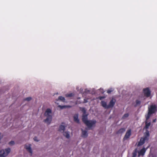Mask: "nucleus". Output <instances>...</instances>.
Returning a JSON list of instances; mask_svg holds the SVG:
<instances>
[{"label": "nucleus", "mask_w": 157, "mask_h": 157, "mask_svg": "<svg viewBox=\"0 0 157 157\" xmlns=\"http://www.w3.org/2000/svg\"><path fill=\"white\" fill-rule=\"evenodd\" d=\"M97 121L96 120H89L86 121L85 124L87 126V128H86L85 129H87V128L88 129H92V127L93 126H95V124Z\"/></svg>", "instance_id": "f257e3e1"}, {"label": "nucleus", "mask_w": 157, "mask_h": 157, "mask_svg": "<svg viewBox=\"0 0 157 157\" xmlns=\"http://www.w3.org/2000/svg\"><path fill=\"white\" fill-rule=\"evenodd\" d=\"M157 105L152 104L148 107V111L153 113H155L157 111Z\"/></svg>", "instance_id": "f03ea898"}, {"label": "nucleus", "mask_w": 157, "mask_h": 157, "mask_svg": "<svg viewBox=\"0 0 157 157\" xmlns=\"http://www.w3.org/2000/svg\"><path fill=\"white\" fill-rule=\"evenodd\" d=\"M143 93L144 96L147 97H149L151 95V91L148 88L143 89Z\"/></svg>", "instance_id": "7ed1b4c3"}, {"label": "nucleus", "mask_w": 157, "mask_h": 157, "mask_svg": "<svg viewBox=\"0 0 157 157\" xmlns=\"http://www.w3.org/2000/svg\"><path fill=\"white\" fill-rule=\"evenodd\" d=\"M83 90V89L82 88L80 89V92L81 93L82 95H85L91 94L90 90L87 89H85L84 91Z\"/></svg>", "instance_id": "20e7f679"}, {"label": "nucleus", "mask_w": 157, "mask_h": 157, "mask_svg": "<svg viewBox=\"0 0 157 157\" xmlns=\"http://www.w3.org/2000/svg\"><path fill=\"white\" fill-rule=\"evenodd\" d=\"M116 101V100L115 99H112V100L110 101L109 105H107V108L109 109L110 108H113Z\"/></svg>", "instance_id": "39448f33"}, {"label": "nucleus", "mask_w": 157, "mask_h": 157, "mask_svg": "<svg viewBox=\"0 0 157 157\" xmlns=\"http://www.w3.org/2000/svg\"><path fill=\"white\" fill-rule=\"evenodd\" d=\"M47 117V118L44 120L43 121L45 123H47L48 124H50L52 120V116H45Z\"/></svg>", "instance_id": "423d86ee"}, {"label": "nucleus", "mask_w": 157, "mask_h": 157, "mask_svg": "<svg viewBox=\"0 0 157 157\" xmlns=\"http://www.w3.org/2000/svg\"><path fill=\"white\" fill-rule=\"evenodd\" d=\"M131 129H129L126 132L124 138L123 140H126L129 138L131 135Z\"/></svg>", "instance_id": "0eeeda50"}, {"label": "nucleus", "mask_w": 157, "mask_h": 157, "mask_svg": "<svg viewBox=\"0 0 157 157\" xmlns=\"http://www.w3.org/2000/svg\"><path fill=\"white\" fill-rule=\"evenodd\" d=\"M81 131L82 132V137L84 138H86L88 136L87 131L85 130H83L82 129H81Z\"/></svg>", "instance_id": "6e6552de"}, {"label": "nucleus", "mask_w": 157, "mask_h": 157, "mask_svg": "<svg viewBox=\"0 0 157 157\" xmlns=\"http://www.w3.org/2000/svg\"><path fill=\"white\" fill-rule=\"evenodd\" d=\"M78 113L75 114L74 116V120L75 122H76L78 124H79L80 123L79 120L78 119Z\"/></svg>", "instance_id": "1a4fd4ad"}, {"label": "nucleus", "mask_w": 157, "mask_h": 157, "mask_svg": "<svg viewBox=\"0 0 157 157\" xmlns=\"http://www.w3.org/2000/svg\"><path fill=\"white\" fill-rule=\"evenodd\" d=\"M146 140L145 139L141 137L140 140V141L139 142L137 145L138 147H139L143 145L144 143L145 140Z\"/></svg>", "instance_id": "9d476101"}, {"label": "nucleus", "mask_w": 157, "mask_h": 157, "mask_svg": "<svg viewBox=\"0 0 157 157\" xmlns=\"http://www.w3.org/2000/svg\"><path fill=\"white\" fill-rule=\"evenodd\" d=\"M7 155L4 150L2 149L0 151V157H5Z\"/></svg>", "instance_id": "9b49d317"}, {"label": "nucleus", "mask_w": 157, "mask_h": 157, "mask_svg": "<svg viewBox=\"0 0 157 157\" xmlns=\"http://www.w3.org/2000/svg\"><path fill=\"white\" fill-rule=\"evenodd\" d=\"M88 115V114L85 115H82V120L83 122L85 124V123L86 122V121H88V120H87V116Z\"/></svg>", "instance_id": "f8f14e48"}, {"label": "nucleus", "mask_w": 157, "mask_h": 157, "mask_svg": "<svg viewBox=\"0 0 157 157\" xmlns=\"http://www.w3.org/2000/svg\"><path fill=\"white\" fill-rule=\"evenodd\" d=\"M64 123L63 122H62L60 125L59 127V132H61L62 130H63V132H64L65 130V126L63 124H64Z\"/></svg>", "instance_id": "ddd939ff"}, {"label": "nucleus", "mask_w": 157, "mask_h": 157, "mask_svg": "<svg viewBox=\"0 0 157 157\" xmlns=\"http://www.w3.org/2000/svg\"><path fill=\"white\" fill-rule=\"evenodd\" d=\"M146 151V149L144 148H143L141 150L138 152V156L139 157L140 155L143 156L144 155V154Z\"/></svg>", "instance_id": "4468645a"}, {"label": "nucleus", "mask_w": 157, "mask_h": 157, "mask_svg": "<svg viewBox=\"0 0 157 157\" xmlns=\"http://www.w3.org/2000/svg\"><path fill=\"white\" fill-rule=\"evenodd\" d=\"M150 134L149 131L147 129L146 130V132L144 133V138L146 140H148V137L149 136Z\"/></svg>", "instance_id": "2eb2a0df"}, {"label": "nucleus", "mask_w": 157, "mask_h": 157, "mask_svg": "<svg viewBox=\"0 0 157 157\" xmlns=\"http://www.w3.org/2000/svg\"><path fill=\"white\" fill-rule=\"evenodd\" d=\"M52 113V110L50 109H47L44 113V116H52L49 114Z\"/></svg>", "instance_id": "dca6fc26"}, {"label": "nucleus", "mask_w": 157, "mask_h": 157, "mask_svg": "<svg viewBox=\"0 0 157 157\" xmlns=\"http://www.w3.org/2000/svg\"><path fill=\"white\" fill-rule=\"evenodd\" d=\"M101 103L102 106L105 109H108V108H107V105L105 102L102 101H101Z\"/></svg>", "instance_id": "f3484780"}, {"label": "nucleus", "mask_w": 157, "mask_h": 157, "mask_svg": "<svg viewBox=\"0 0 157 157\" xmlns=\"http://www.w3.org/2000/svg\"><path fill=\"white\" fill-rule=\"evenodd\" d=\"M63 135L65 136L67 138H69L70 136L69 134V132H64Z\"/></svg>", "instance_id": "a211bd4d"}, {"label": "nucleus", "mask_w": 157, "mask_h": 157, "mask_svg": "<svg viewBox=\"0 0 157 157\" xmlns=\"http://www.w3.org/2000/svg\"><path fill=\"white\" fill-rule=\"evenodd\" d=\"M114 91V89L113 88H110L108 89L107 90V93L109 94H111Z\"/></svg>", "instance_id": "6ab92c4d"}, {"label": "nucleus", "mask_w": 157, "mask_h": 157, "mask_svg": "<svg viewBox=\"0 0 157 157\" xmlns=\"http://www.w3.org/2000/svg\"><path fill=\"white\" fill-rule=\"evenodd\" d=\"M75 93H74L67 94L65 95L66 97H73L75 95Z\"/></svg>", "instance_id": "aec40b11"}, {"label": "nucleus", "mask_w": 157, "mask_h": 157, "mask_svg": "<svg viewBox=\"0 0 157 157\" xmlns=\"http://www.w3.org/2000/svg\"><path fill=\"white\" fill-rule=\"evenodd\" d=\"M80 110L83 113L82 115L87 114L86 113V109L85 108L80 107Z\"/></svg>", "instance_id": "412c9836"}, {"label": "nucleus", "mask_w": 157, "mask_h": 157, "mask_svg": "<svg viewBox=\"0 0 157 157\" xmlns=\"http://www.w3.org/2000/svg\"><path fill=\"white\" fill-rule=\"evenodd\" d=\"M26 149L28 151H29L30 153L31 154V155H32L33 153V151L31 147L29 146V147H26Z\"/></svg>", "instance_id": "4be33fe9"}, {"label": "nucleus", "mask_w": 157, "mask_h": 157, "mask_svg": "<svg viewBox=\"0 0 157 157\" xmlns=\"http://www.w3.org/2000/svg\"><path fill=\"white\" fill-rule=\"evenodd\" d=\"M145 127H144V128H146V129H148L149 127V126L151 125V122H149L148 123H147V121H145Z\"/></svg>", "instance_id": "5701e85b"}, {"label": "nucleus", "mask_w": 157, "mask_h": 157, "mask_svg": "<svg viewBox=\"0 0 157 157\" xmlns=\"http://www.w3.org/2000/svg\"><path fill=\"white\" fill-rule=\"evenodd\" d=\"M125 131L124 128H121L117 132V134H121L123 133Z\"/></svg>", "instance_id": "b1692460"}, {"label": "nucleus", "mask_w": 157, "mask_h": 157, "mask_svg": "<svg viewBox=\"0 0 157 157\" xmlns=\"http://www.w3.org/2000/svg\"><path fill=\"white\" fill-rule=\"evenodd\" d=\"M104 92L105 91L102 88H100L97 90V92L100 93L99 94H100V93L103 94Z\"/></svg>", "instance_id": "393cba45"}, {"label": "nucleus", "mask_w": 157, "mask_h": 157, "mask_svg": "<svg viewBox=\"0 0 157 157\" xmlns=\"http://www.w3.org/2000/svg\"><path fill=\"white\" fill-rule=\"evenodd\" d=\"M137 152V149H136L134 152L132 153V157H136Z\"/></svg>", "instance_id": "a878e982"}, {"label": "nucleus", "mask_w": 157, "mask_h": 157, "mask_svg": "<svg viewBox=\"0 0 157 157\" xmlns=\"http://www.w3.org/2000/svg\"><path fill=\"white\" fill-rule=\"evenodd\" d=\"M5 150V151L6 152V153H7V155H8L10 151V148H8L6 149Z\"/></svg>", "instance_id": "bb28decb"}, {"label": "nucleus", "mask_w": 157, "mask_h": 157, "mask_svg": "<svg viewBox=\"0 0 157 157\" xmlns=\"http://www.w3.org/2000/svg\"><path fill=\"white\" fill-rule=\"evenodd\" d=\"M129 116V114L128 113H125V114L122 117V119H124L125 118L128 117Z\"/></svg>", "instance_id": "cd10ccee"}, {"label": "nucleus", "mask_w": 157, "mask_h": 157, "mask_svg": "<svg viewBox=\"0 0 157 157\" xmlns=\"http://www.w3.org/2000/svg\"><path fill=\"white\" fill-rule=\"evenodd\" d=\"M140 101L138 100H137L136 101V105H140Z\"/></svg>", "instance_id": "c85d7f7f"}, {"label": "nucleus", "mask_w": 157, "mask_h": 157, "mask_svg": "<svg viewBox=\"0 0 157 157\" xmlns=\"http://www.w3.org/2000/svg\"><path fill=\"white\" fill-rule=\"evenodd\" d=\"M15 143L13 141H11L10 142H9V144L11 145H13Z\"/></svg>", "instance_id": "c756f323"}, {"label": "nucleus", "mask_w": 157, "mask_h": 157, "mask_svg": "<svg viewBox=\"0 0 157 157\" xmlns=\"http://www.w3.org/2000/svg\"><path fill=\"white\" fill-rule=\"evenodd\" d=\"M152 114H153V113H151V112H150V111H148V113H147V116H148L149 117H150V116H151V115Z\"/></svg>", "instance_id": "7c9ffc66"}, {"label": "nucleus", "mask_w": 157, "mask_h": 157, "mask_svg": "<svg viewBox=\"0 0 157 157\" xmlns=\"http://www.w3.org/2000/svg\"><path fill=\"white\" fill-rule=\"evenodd\" d=\"M58 107L60 108L61 109H63L64 108H65L66 107V106H65V105L61 106V105H59L58 106Z\"/></svg>", "instance_id": "2f4dec72"}, {"label": "nucleus", "mask_w": 157, "mask_h": 157, "mask_svg": "<svg viewBox=\"0 0 157 157\" xmlns=\"http://www.w3.org/2000/svg\"><path fill=\"white\" fill-rule=\"evenodd\" d=\"M58 100H59L60 101L64 102L65 101V99H58L57 100V101Z\"/></svg>", "instance_id": "473e14b6"}, {"label": "nucleus", "mask_w": 157, "mask_h": 157, "mask_svg": "<svg viewBox=\"0 0 157 157\" xmlns=\"http://www.w3.org/2000/svg\"><path fill=\"white\" fill-rule=\"evenodd\" d=\"M37 137L35 136L33 140H35V141H36V142H38V141H39V140L37 139Z\"/></svg>", "instance_id": "72a5a7b5"}, {"label": "nucleus", "mask_w": 157, "mask_h": 157, "mask_svg": "<svg viewBox=\"0 0 157 157\" xmlns=\"http://www.w3.org/2000/svg\"><path fill=\"white\" fill-rule=\"evenodd\" d=\"M24 99V101H30V100L31 99Z\"/></svg>", "instance_id": "f704fd0d"}, {"label": "nucleus", "mask_w": 157, "mask_h": 157, "mask_svg": "<svg viewBox=\"0 0 157 157\" xmlns=\"http://www.w3.org/2000/svg\"><path fill=\"white\" fill-rule=\"evenodd\" d=\"M87 102V101L85 99H84V101L83 102V103H85Z\"/></svg>", "instance_id": "c9c22d12"}, {"label": "nucleus", "mask_w": 157, "mask_h": 157, "mask_svg": "<svg viewBox=\"0 0 157 157\" xmlns=\"http://www.w3.org/2000/svg\"><path fill=\"white\" fill-rule=\"evenodd\" d=\"M150 117H149L148 116H147L146 117V121H147V120H148L149 118H150Z\"/></svg>", "instance_id": "e433bc0d"}, {"label": "nucleus", "mask_w": 157, "mask_h": 157, "mask_svg": "<svg viewBox=\"0 0 157 157\" xmlns=\"http://www.w3.org/2000/svg\"><path fill=\"white\" fill-rule=\"evenodd\" d=\"M105 97H102V96H100L99 97H98V98H105Z\"/></svg>", "instance_id": "4c0bfd02"}, {"label": "nucleus", "mask_w": 157, "mask_h": 157, "mask_svg": "<svg viewBox=\"0 0 157 157\" xmlns=\"http://www.w3.org/2000/svg\"><path fill=\"white\" fill-rule=\"evenodd\" d=\"M58 98H64V97H63L62 96H59Z\"/></svg>", "instance_id": "58836bf2"}, {"label": "nucleus", "mask_w": 157, "mask_h": 157, "mask_svg": "<svg viewBox=\"0 0 157 157\" xmlns=\"http://www.w3.org/2000/svg\"><path fill=\"white\" fill-rule=\"evenodd\" d=\"M156 119H155L153 120V122H155L156 121Z\"/></svg>", "instance_id": "ea45409f"}, {"label": "nucleus", "mask_w": 157, "mask_h": 157, "mask_svg": "<svg viewBox=\"0 0 157 157\" xmlns=\"http://www.w3.org/2000/svg\"><path fill=\"white\" fill-rule=\"evenodd\" d=\"M151 157H155V156H154V155H152Z\"/></svg>", "instance_id": "a19ab883"}, {"label": "nucleus", "mask_w": 157, "mask_h": 157, "mask_svg": "<svg viewBox=\"0 0 157 157\" xmlns=\"http://www.w3.org/2000/svg\"><path fill=\"white\" fill-rule=\"evenodd\" d=\"M31 98V97H27V98Z\"/></svg>", "instance_id": "79ce46f5"}, {"label": "nucleus", "mask_w": 157, "mask_h": 157, "mask_svg": "<svg viewBox=\"0 0 157 157\" xmlns=\"http://www.w3.org/2000/svg\"><path fill=\"white\" fill-rule=\"evenodd\" d=\"M101 99V98L100 99V100H101V99Z\"/></svg>", "instance_id": "37998d69"}, {"label": "nucleus", "mask_w": 157, "mask_h": 157, "mask_svg": "<svg viewBox=\"0 0 157 157\" xmlns=\"http://www.w3.org/2000/svg\"><path fill=\"white\" fill-rule=\"evenodd\" d=\"M78 98H80V97H78Z\"/></svg>", "instance_id": "c03bdc74"}]
</instances>
